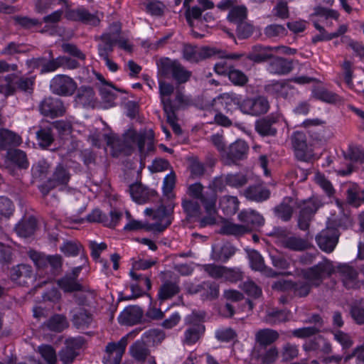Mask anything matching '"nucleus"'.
<instances>
[{
    "label": "nucleus",
    "mask_w": 364,
    "mask_h": 364,
    "mask_svg": "<svg viewBox=\"0 0 364 364\" xmlns=\"http://www.w3.org/2000/svg\"><path fill=\"white\" fill-rule=\"evenodd\" d=\"M38 144L42 148H47L54 141L52 125L48 122H42L36 132Z\"/></svg>",
    "instance_id": "obj_27"
},
{
    "label": "nucleus",
    "mask_w": 364,
    "mask_h": 364,
    "mask_svg": "<svg viewBox=\"0 0 364 364\" xmlns=\"http://www.w3.org/2000/svg\"><path fill=\"white\" fill-rule=\"evenodd\" d=\"M21 142V137L14 132L5 129H0V151L6 150L11 146H18Z\"/></svg>",
    "instance_id": "obj_40"
},
{
    "label": "nucleus",
    "mask_w": 364,
    "mask_h": 364,
    "mask_svg": "<svg viewBox=\"0 0 364 364\" xmlns=\"http://www.w3.org/2000/svg\"><path fill=\"white\" fill-rule=\"evenodd\" d=\"M312 287H314L307 280L298 281L291 284L294 294L299 297H306L308 296Z\"/></svg>",
    "instance_id": "obj_61"
},
{
    "label": "nucleus",
    "mask_w": 364,
    "mask_h": 364,
    "mask_svg": "<svg viewBox=\"0 0 364 364\" xmlns=\"http://www.w3.org/2000/svg\"><path fill=\"white\" fill-rule=\"evenodd\" d=\"M28 255L38 270H43L48 267V255L33 250H29Z\"/></svg>",
    "instance_id": "obj_58"
},
{
    "label": "nucleus",
    "mask_w": 364,
    "mask_h": 364,
    "mask_svg": "<svg viewBox=\"0 0 364 364\" xmlns=\"http://www.w3.org/2000/svg\"><path fill=\"white\" fill-rule=\"evenodd\" d=\"M238 219L243 223L242 225L250 229V232L256 230L264 223L262 215L254 210H243L238 214Z\"/></svg>",
    "instance_id": "obj_18"
},
{
    "label": "nucleus",
    "mask_w": 364,
    "mask_h": 364,
    "mask_svg": "<svg viewBox=\"0 0 364 364\" xmlns=\"http://www.w3.org/2000/svg\"><path fill=\"white\" fill-rule=\"evenodd\" d=\"M65 18L70 21L80 22L92 26H97L100 23L98 12L91 13L84 6L67 9Z\"/></svg>",
    "instance_id": "obj_9"
},
{
    "label": "nucleus",
    "mask_w": 364,
    "mask_h": 364,
    "mask_svg": "<svg viewBox=\"0 0 364 364\" xmlns=\"http://www.w3.org/2000/svg\"><path fill=\"white\" fill-rule=\"evenodd\" d=\"M214 102H218L222 106L227 110V112L230 111V106L237 105L240 108L241 103L240 98L236 94L234 93H223L218 95L213 100Z\"/></svg>",
    "instance_id": "obj_52"
},
{
    "label": "nucleus",
    "mask_w": 364,
    "mask_h": 364,
    "mask_svg": "<svg viewBox=\"0 0 364 364\" xmlns=\"http://www.w3.org/2000/svg\"><path fill=\"white\" fill-rule=\"evenodd\" d=\"M6 157L20 168H27L28 167L26 154L21 149H9L6 152Z\"/></svg>",
    "instance_id": "obj_47"
},
{
    "label": "nucleus",
    "mask_w": 364,
    "mask_h": 364,
    "mask_svg": "<svg viewBox=\"0 0 364 364\" xmlns=\"http://www.w3.org/2000/svg\"><path fill=\"white\" fill-rule=\"evenodd\" d=\"M44 325L52 331L61 332L68 327V322L65 316L55 314L45 322Z\"/></svg>",
    "instance_id": "obj_48"
},
{
    "label": "nucleus",
    "mask_w": 364,
    "mask_h": 364,
    "mask_svg": "<svg viewBox=\"0 0 364 364\" xmlns=\"http://www.w3.org/2000/svg\"><path fill=\"white\" fill-rule=\"evenodd\" d=\"M98 38L100 40V43L97 46L98 54L101 58H107L114 50L116 41H117V36L109 28V31L104 33Z\"/></svg>",
    "instance_id": "obj_20"
},
{
    "label": "nucleus",
    "mask_w": 364,
    "mask_h": 364,
    "mask_svg": "<svg viewBox=\"0 0 364 364\" xmlns=\"http://www.w3.org/2000/svg\"><path fill=\"white\" fill-rule=\"evenodd\" d=\"M336 272L347 289H357L364 284V280L359 279L358 270L348 264H341L336 267Z\"/></svg>",
    "instance_id": "obj_7"
},
{
    "label": "nucleus",
    "mask_w": 364,
    "mask_h": 364,
    "mask_svg": "<svg viewBox=\"0 0 364 364\" xmlns=\"http://www.w3.org/2000/svg\"><path fill=\"white\" fill-rule=\"evenodd\" d=\"M116 91H118L111 83L107 85H102L100 87V94L102 100L109 104H112L117 98ZM112 106V105H109Z\"/></svg>",
    "instance_id": "obj_64"
},
{
    "label": "nucleus",
    "mask_w": 364,
    "mask_h": 364,
    "mask_svg": "<svg viewBox=\"0 0 364 364\" xmlns=\"http://www.w3.org/2000/svg\"><path fill=\"white\" fill-rule=\"evenodd\" d=\"M275 48L260 45L254 46L251 51L247 55L246 59L256 63H260L272 58V51Z\"/></svg>",
    "instance_id": "obj_26"
},
{
    "label": "nucleus",
    "mask_w": 364,
    "mask_h": 364,
    "mask_svg": "<svg viewBox=\"0 0 364 364\" xmlns=\"http://www.w3.org/2000/svg\"><path fill=\"white\" fill-rule=\"evenodd\" d=\"M269 109V101L264 96L247 97L240 105V109L242 113L252 116L264 114L268 112Z\"/></svg>",
    "instance_id": "obj_8"
},
{
    "label": "nucleus",
    "mask_w": 364,
    "mask_h": 364,
    "mask_svg": "<svg viewBox=\"0 0 364 364\" xmlns=\"http://www.w3.org/2000/svg\"><path fill=\"white\" fill-rule=\"evenodd\" d=\"M278 358L279 350L274 346L265 348L264 351L259 355V359L262 364H274Z\"/></svg>",
    "instance_id": "obj_62"
},
{
    "label": "nucleus",
    "mask_w": 364,
    "mask_h": 364,
    "mask_svg": "<svg viewBox=\"0 0 364 364\" xmlns=\"http://www.w3.org/2000/svg\"><path fill=\"white\" fill-rule=\"evenodd\" d=\"M333 338L342 347L343 350H348L353 345V340L351 336L340 330L332 331Z\"/></svg>",
    "instance_id": "obj_63"
},
{
    "label": "nucleus",
    "mask_w": 364,
    "mask_h": 364,
    "mask_svg": "<svg viewBox=\"0 0 364 364\" xmlns=\"http://www.w3.org/2000/svg\"><path fill=\"white\" fill-rule=\"evenodd\" d=\"M33 269L31 266L26 264H20L14 266L10 271L11 279L19 285H26L28 281L33 277Z\"/></svg>",
    "instance_id": "obj_19"
},
{
    "label": "nucleus",
    "mask_w": 364,
    "mask_h": 364,
    "mask_svg": "<svg viewBox=\"0 0 364 364\" xmlns=\"http://www.w3.org/2000/svg\"><path fill=\"white\" fill-rule=\"evenodd\" d=\"M70 173L63 164H58L53 172L51 178L58 185H67L70 179Z\"/></svg>",
    "instance_id": "obj_49"
},
{
    "label": "nucleus",
    "mask_w": 364,
    "mask_h": 364,
    "mask_svg": "<svg viewBox=\"0 0 364 364\" xmlns=\"http://www.w3.org/2000/svg\"><path fill=\"white\" fill-rule=\"evenodd\" d=\"M215 55L216 49L214 48H198L191 44H184L182 48L183 58L192 63H197Z\"/></svg>",
    "instance_id": "obj_11"
},
{
    "label": "nucleus",
    "mask_w": 364,
    "mask_h": 364,
    "mask_svg": "<svg viewBox=\"0 0 364 364\" xmlns=\"http://www.w3.org/2000/svg\"><path fill=\"white\" fill-rule=\"evenodd\" d=\"M205 326L200 323L190 326L184 332V344L191 346L196 343L205 332Z\"/></svg>",
    "instance_id": "obj_32"
},
{
    "label": "nucleus",
    "mask_w": 364,
    "mask_h": 364,
    "mask_svg": "<svg viewBox=\"0 0 364 364\" xmlns=\"http://www.w3.org/2000/svg\"><path fill=\"white\" fill-rule=\"evenodd\" d=\"M159 90L161 104L171 105L172 102L169 97L174 92L173 85L164 80H160L159 82Z\"/></svg>",
    "instance_id": "obj_55"
},
{
    "label": "nucleus",
    "mask_w": 364,
    "mask_h": 364,
    "mask_svg": "<svg viewBox=\"0 0 364 364\" xmlns=\"http://www.w3.org/2000/svg\"><path fill=\"white\" fill-rule=\"evenodd\" d=\"M249 257L251 267L253 269L261 272L262 273L266 274L267 276L272 277H275L277 274L274 270L265 266L264 259L258 252H252L250 254Z\"/></svg>",
    "instance_id": "obj_39"
},
{
    "label": "nucleus",
    "mask_w": 364,
    "mask_h": 364,
    "mask_svg": "<svg viewBox=\"0 0 364 364\" xmlns=\"http://www.w3.org/2000/svg\"><path fill=\"white\" fill-rule=\"evenodd\" d=\"M346 200L351 206L358 208L364 203V189H361L357 184H352L346 191Z\"/></svg>",
    "instance_id": "obj_36"
},
{
    "label": "nucleus",
    "mask_w": 364,
    "mask_h": 364,
    "mask_svg": "<svg viewBox=\"0 0 364 364\" xmlns=\"http://www.w3.org/2000/svg\"><path fill=\"white\" fill-rule=\"evenodd\" d=\"M321 205L320 201L316 198L304 200L298 204L297 207L300 208L298 227L300 230H306L309 229L310 222Z\"/></svg>",
    "instance_id": "obj_6"
},
{
    "label": "nucleus",
    "mask_w": 364,
    "mask_h": 364,
    "mask_svg": "<svg viewBox=\"0 0 364 364\" xmlns=\"http://www.w3.org/2000/svg\"><path fill=\"white\" fill-rule=\"evenodd\" d=\"M5 82L6 84L0 85V93L5 96L14 95L16 89L29 94L33 92V77H18L11 74L5 77Z\"/></svg>",
    "instance_id": "obj_3"
},
{
    "label": "nucleus",
    "mask_w": 364,
    "mask_h": 364,
    "mask_svg": "<svg viewBox=\"0 0 364 364\" xmlns=\"http://www.w3.org/2000/svg\"><path fill=\"white\" fill-rule=\"evenodd\" d=\"M134 141L136 143L141 158L146 157L154 149V139L151 136L135 135Z\"/></svg>",
    "instance_id": "obj_45"
},
{
    "label": "nucleus",
    "mask_w": 364,
    "mask_h": 364,
    "mask_svg": "<svg viewBox=\"0 0 364 364\" xmlns=\"http://www.w3.org/2000/svg\"><path fill=\"white\" fill-rule=\"evenodd\" d=\"M247 18V9L244 6H237L232 7L229 11L228 20L235 24L244 21Z\"/></svg>",
    "instance_id": "obj_60"
},
{
    "label": "nucleus",
    "mask_w": 364,
    "mask_h": 364,
    "mask_svg": "<svg viewBox=\"0 0 364 364\" xmlns=\"http://www.w3.org/2000/svg\"><path fill=\"white\" fill-rule=\"evenodd\" d=\"M48 58H50V62L47 65V70H54L60 68L73 70L80 67L77 60L72 59L67 56H58L54 58L52 50H48Z\"/></svg>",
    "instance_id": "obj_21"
},
{
    "label": "nucleus",
    "mask_w": 364,
    "mask_h": 364,
    "mask_svg": "<svg viewBox=\"0 0 364 364\" xmlns=\"http://www.w3.org/2000/svg\"><path fill=\"white\" fill-rule=\"evenodd\" d=\"M38 109L41 114L51 118L63 116L65 112L61 100L53 97H45L41 101Z\"/></svg>",
    "instance_id": "obj_16"
},
{
    "label": "nucleus",
    "mask_w": 364,
    "mask_h": 364,
    "mask_svg": "<svg viewBox=\"0 0 364 364\" xmlns=\"http://www.w3.org/2000/svg\"><path fill=\"white\" fill-rule=\"evenodd\" d=\"M279 337V333L272 328H263L257 331L255 333V341L260 346H271Z\"/></svg>",
    "instance_id": "obj_34"
},
{
    "label": "nucleus",
    "mask_w": 364,
    "mask_h": 364,
    "mask_svg": "<svg viewBox=\"0 0 364 364\" xmlns=\"http://www.w3.org/2000/svg\"><path fill=\"white\" fill-rule=\"evenodd\" d=\"M158 74L164 77L173 78L178 84L188 82L192 72L187 70L178 60L161 58L156 62Z\"/></svg>",
    "instance_id": "obj_1"
},
{
    "label": "nucleus",
    "mask_w": 364,
    "mask_h": 364,
    "mask_svg": "<svg viewBox=\"0 0 364 364\" xmlns=\"http://www.w3.org/2000/svg\"><path fill=\"white\" fill-rule=\"evenodd\" d=\"M354 359L355 364H364V344L357 346L350 353L344 355L343 363Z\"/></svg>",
    "instance_id": "obj_57"
},
{
    "label": "nucleus",
    "mask_w": 364,
    "mask_h": 364,
    "mask_svg": "<svg viewBox=\"0 0 364 364\" xmlns=\"http://www.w3.org/2000/svg\"><path fill=\"white\" fill-rule=\"evenodd\" d=\"M203 188L200 183H195L189 186L188 191L191 196L200 201L206 212L210 215L215 210L218 196L214 192H204Z\"/></svg>",
    "instance_id": "obj_5"
},
{
    "label": "nucleus",
    "mask_w": 364,
    "mask_h": 364,
    "mask_svg": "<svg viewBox=\"0 0 364 364\" xmlns=\"http://www.w3.org/2000/svg\"><path fill=\"white\" fill-rule=\"evenodd\" d=\"M173 205L170 204L168 206L164 205H160L154 214V219L164 220L157 222L156 223L148 225L147 230L153 231L155 232H161L166 229L172 222L171 215L173 212Z\"/></svg>",
    "instance_id": "obj_14"
},
{
    "label": "nucleus",
    "mask_w": 364,
    "mask_h": 364,
    "mask_svg": "<svg viewBox=\"0 0 364 364\" xmlns=\"http://www.w3.org/2000/svg\"><path fill=\"white\" fill-rule=\"evenodd\" d=\"M283 247L292 251L301 252L307 250L310 247L309 241L299 236L290 235L284 240Z\"/></svg>",
    "instance_id": "obj_41"
},
{
    "label": "nucleus",
    "mask_w": 364,
    "mask_h": 364,
    "mask_svg": "<svg viewBox=\"0 0 364 364\" xmlns=\"http://www.w3.org/2000/svg\"><path fill=\"white\" fill-rule=\"evenodd\" d=\"M242 195L248 200L261 203L269 198L270 191L262 186L253 185L245 188Z\"/></svg>",
    "instance_id": "obj_25"
},
{
    "label": "nucleus",
    "mask_w": 364,
    "mask_h": 364,
    "mask_svg": "<svg viewBox=\"0 0 364 364\" xmlns=\"http://www.w3.org/2000/svg\"><path fill=\"white\" fill-rule=\"evenodd\" d=\"M128 336H123L118 342L108 343L105 348V364H120L128 343Z\"/></svg>",
    "instance_id": "obj_12"
},
{
    "label": "nucleus",
    "mask_w": 364,
    "mask_h": 364,
    "mask_svg": "<svg viewBox=\"0 0 364 364\" xmlns=\"http://www.w3.org/2000/svg\"><path fill=\"white\" fill-rule=\"evenodd\" d=\"M75 101L82 107H94L95 94L93 89L88 86H81L77 90Z\"/></svg>",
    "instance_id": "obj_33"
},
{
    "label": "nucleus",
    "mask_w": 364,
    "mask_h": 364,
    "mask_svg": "<svg viewBox=\"0 0 364 364\" xmlns=\"http://www.w3.org/2000/svg\"><path fill=\"white\" fill-rule=\"evenodd\" d=\"M102 138L106 141L107 145L112 147L122 146L120 140L113 135L102 134V137L100 134H92L90 136L92 144L96 147H100V141ZM122 146H124V145Z\"/></svg>",
    "instance_id": "obj_56"
},
{
    "label": "nucleus",
    "mask_w": 364,
    "mask_h": 364,
    "mask_svg": "<svg viewBox=\"0 0 364 364\" xmlns=\"http://www.w3.org/2000/svg\"><path fill=\"white\" fill-rule=\"evenodd\" d=\"M210 289V294L208 296L213 297L216 295V289L208 282H202L200 284H194L187 282L185 284V290L190 294H196L202 292L203 290Z\"/></svg>",
    "instance_id": "obj_51"
},
{
    "label": "nucleus",
    "mask_w": 364,
    "mask_h": 364,
    "mask_svg": "<svg viewBox=\"0 0 364 364\" xmlns=\"http://www.w3.org/2000/svg\"><path fill=\"white\" fill-rule=\"evenodd\" d=\"M73 299L77 307L85 308L90 306L95 299V294L92 291H86L83 287L82 290H77L73 294Z\"/></svg>",
    "instance_id": "obj_50"
},
{
    "label": "nucleus",
    "mask_w": 364,
    "mask_h": 364,
    "mask_svg": "<svg viewBox=\"0 0 364 364\" xmlns=\"http://www.w3.org/2000/svg\"><path fill=\"white\" fill-rule=\"evenodd\" d=\"M219 205L227 215H232L239 210L240 201L236 196H224L220 199Z\"/></svg>",
    "instance_id": "obj_44"
},
{
    "label": "nucleus",
    "mask_w": 364,
    "mask_h": 364,
    "mask_svg": "<svg viewBox=\"0 0 364 364\" xmlns=\"http://www.w3.org/2000/svg\"><path fill=\"white\" fill-rule=\"evenodd\" d=\"M312 97L328 104H338L342 102V98L338 95L323 87H315L312 90Z\"/></svg>",
    "instance_id": "obj_30"
},
{
    "label": "nucleus",
    "mask_w": 364,
    "mask_h": 364,
    "mask_svg": "<svg viewBox=\"0 0 364 364\" xmlns=\"http://www.w3.org/2000/svg\"><path fill=\"white\" fill-rule=\"evenodd\" d=\"M36 220L33 217H29L21 220L15 227L17 235L21 237H29L35 232Z\"/></svg>",
    "instance_id": "obj_37"
},
{
    "label": "nucleus",
    "mask_w": 364,
    "mask_h": 364,
    "mask_svg": "<svg viewBox=\"0 0 364 364\" xmlns=\"http://www.w3.org/2000/svg\"><path fill=\"white\" fill-rule=\"evenodd\" d=\"M129 353L138 362H144L151 355V351L143 340L135 341L129 347Z\"/></svg>",
    "instance_id": "obj_31"
},
{
    "label": "nucleus",
    "mask_w": 364,
    "mask_h": 364,
    "mask_svg": "<svg viewBox=\"0 0 364 364\" xmlns=\"http://www.w3.org/2000/svg\"><path fill=\"white\" fill-rule=\"evenodd\" d=\"M268 64L267 70L270 73L283 75L289 73L293 69V62L280 57H272Z\"/></svg>",
    "instance_id": "obj_22"
},
{
    "label": "nucleus",
    "mask_w": 364,
    "mask_h": 364,
    "mask_svg": "<svg viewBox=\"0 0 364 364\" xmlns=\"http://www.w3.org/2000/svg\"><path fill=\"white\" fill-rule=\"evenodd\" d=\"M84 343L82 337L69 338L65 341L64 346L58 353L60 360L63 364H71L79 355V351Z\"/></svg>",
    "instance_id": "obj_10"
},
{
    "label": "nucleus",
    "mask_w": 364,
    "mask_h": 364,
    "mask_svg": "<svg viewBox=\"0 0 364 364\" xmlns=\"http://www.w3.org/2000/svg\"><path fill=\"white\" fill-rule=\"evenodd\" d=\"M279 119V116L277 114H271L262 117L255 122V129L262 136H275L277 129L274 127Z\"/></svg>",
    "instance_id": "obj_17"
},
{
    "label": "nucleus",
    "mask_w": 364,
    "mask_h": 364,
    "mask_svg": "<svg viewBox=\"0 0 364 364\" xmlns=\"http://www.w3.org/2000/svg\"><path fill=\"white\" fill-rule=\"evenodd\" d=\"M219 232L225 235L240 237L245 233L250 232V229L242 225L225 221L222 224Z\"/></svg>",
    "instance_id": "obj_42"
},
{
    "label": "nucleus",
    "mask_w": 364,
    "mask_h": 364,
    "mask_svg": "<svg viewBox=\"0 0 364 364\" xmlns=\"http://www.w3.org/2000/svg\"><path fill=\"white\" fill-rule=\"evenodd\" d=\"M228 186L239 188L245 186L248 182L246 175L242 173H228L225 175Z\"/></svg>",
    "instance_id": "obj_59"
},
{
    "label": "nucleus",
    "mask_w": 364,
    "mask_h": 364,
    "mask_svg": "<svg viewBox=\"0 0 364 364\" xmlns=\"http://www.w3.org/2000/svg\"><path fill=\"white\" fill-rule=\"evenodd\" d=\"M336 272L332 262L328 259L311 267L301 270L302 277L309 281L314 287H319L324 279L331 277Z\"/></svg>",
    "instance_id": "obj_2"
},
{
    "label": "nucleus",
    "mask_w": 364,
    "mask_h": 364,
    "mask_svg": "<svg viewBox=\"0 0 364 364\" xmlns=\"http://www.w3.org/2000/svg\"><path fill=\"white\" fill-rule=\"evenodd\" d=\"M293 202L291 198L287 197L282 202L274 209L275 215L283 221H289L293 214V208L291 203Z\"/></svg>",
    "instance_id": "obj_43"
},
{
    "label": "nucleus",
    "mask_w": 364,
    "mask_h": 364,
    "mask_svg": "<svg viewBox=\"0 0 364 364\" xmlns=\"http://www.w3.org/2000/svg\"><path fill=\"white\" fill-rule=\"evenodd\" d=\"M180 291V287L176 282L166 281L159 288L158 298L160 301L171 299Z\"/></svg>",
    "instance_id": "obj_46"
},
{
    "label": "nucleus",
    "mask_w": 364,
    "mask_h": 364,
    "mask_svg": "<svg viewBox=\"0 0 364 364\" xmlns=\"http://www.w3.org/2000/svg\"><path fill=\"white\" fill-rule=\"evenodd\" d=\"M58 284L60 289L65 292L77 291L82 290V285L77 282V279L71 276H65L58 281Z\"/></svg>",
    "instance_id": "obj_54"
},
{
    "label": "nucleus",
    "mask_w": 364,
    "mask_h": 364,
    "mask_svg": "<svg viewBox=\"0 0 364 364\" xmlns=\"http://www.w3.org/2000/svg\"><path fill=\"white\" fill-rule=\"evenodd\" d=\"M70 314L73 325L79 329L87 328L92 322V315L85 308L74 307Z\"/></svg>",
    "instance_id": "obj_23"
},
{
    "label": "nucleus",
    "mask_w": 364,
    "mask_h": 364,
    "mask_svg": "<svg viewBox=\"0 0 364 364\" xmlns=\"http://www.w3.org/2000/svg\"><path fill=\"white\" fill-rule=\"evenodd\" d=\"M289 90V85L283 81H272L264 85V91L276 97L287 98Z\"/></svg>",
    "instance_id": "obj_35"
},
{
    "label": "nucleus",
    "mask_w": 364,
    "mask_h": 364,
    "mask_svg": "<svg viewBox=\"0 0 364 364\" xmlns=\"http://www.w3.org/2000/svg\"><path fill=\"white\" fill-rule=\"evenodd\" d=\"M130 195L136 203L143 204L148 201L150 196L155 194L154 191H150L144 187L141 183H134L129 186Z\"/></svg>",
    "instance_id": "obj_28"
},
{
    "label": "nucleus",
    "mask_w": 364,
    "mask_h": 364,
    "mask_svg": "<svg viewBox=\"0 0 364 364\" xmlns=\"http://www.w3.org/2000/svg\"><path fill=\"white\" fill-rule=\"evenodd\" d=\"M143 316L142 309L137 306L126 307L119 316V321L122 324L133 326L139 323Z\"/></svg>",
    "instance_id": "obj_24"
},
{
    "label": "nucleus",
    "mask_w": 364,
    "mask_h": 364,
    "mask_svg": "<svg viewBox=\"0 0 364 364\" xmlns=\"http://www.w3.org/2000/svg\"><path fill=\"white\" fill-rule=\"evenodd\" d=\"M291 316V313L289 310L271 309L267 311L264 320L270 325H277L289 321Z\"/></svg>",
    "instance_id": "obj_29"
},
{
    "label": "nucleus",
    "mask_w": 364,
    "mask_h": 364,
    "mask_svg": "<svg viewBox=\"0 0 364 364\" xmlns=\"http://www.w3.org/2000/svg\"><path fill=\"white\" fill-rule=\"evenodd\" d=\"M339 230L336 228H327L322 230L316 236V241L319 248L326 252H332L338 244Z\"/></svg>",
    "instance_id": "obj_13"
},
{
    "label": "nucleus",
    "mask_w": 364,
    "mask_h": 364,
    "mask_svg": "<svg viewBox=\"0 0 364 364\" xmlns=\"http://www.w3.org/2000/svg\"><path fill=\"white\" fill-rule=\"evenodd\" d=\"M77 88L75 82L65 75H57L50 82L52 92L58 95H72Z\"/></svg>",
    "instance_id": "obj_15"
},
{
    "label": "nucleus",
    "mask_w": 364,
    "mask_h": 364,
    "mask_svg": "<svg viewBox=\"0 0 364 364\" xmlns=\"http://www.w3.org/2000/svg\"><path fill=\"white\" fill-rule=\"evenodd\" d=\"M291 146L296 158L301 161H309L314 156L311 146L307 144L306 134L299 131L292 133L290 136Z\"/></svg>",
    "instance_id": "obj_4"
},
{
    "label": "nucleus",
    "mask_w": 364,
    "mask_h": 364,
    "mask_svg": "<svg viewBox=\"0 0 364 364\" xmlns=\"http://www.w3.org/2000/svg\"><path fill=\"white\" fill-rule=\"evenodd\" d=\"M50 165L45 159H40L34 164L31 168L32 176L35 179L42 180L45 178L50 170Z\"/></svg>",
    "instance_id": "obj_53"
},
{
    "label": "nucleus",
    "mask_w": 364,
    "mask_h": 364,
    "mask_svg": "<svg viewBox=\"0 0 364 364\" xmlns=\"http://www.w3.org/2000/svg\"><path fill=\"white\" fill-rule=\"evenodd\" d=\"M248 151V146L243 140H237L231 144L228 151V157L232 161L242 159Z\"/></svg>",
    "instance_id": "obj_38"
}]
</instances>
